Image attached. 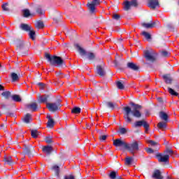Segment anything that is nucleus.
<instances>
[{
    "instance_id": "22",
    "label": "nucleus",
    "mask_w": 179,
    "mask_h": 179,
    "mask_svg": "<svg viewBox=\"0 0 179 179\" xmlns=\"http://www.w3.org/2000/svg\"><path fill=\"white\" fill-rule=\"evenodd\" d=\"M133 160L134 158H132L131 157H127L125 159L124 164L126 166H131V163H132Z\"/></svg>"
},
{
    "instance_id": "12",
    "label": "nucleus",
    "mask_w": 179,
    "mask_h": 179,
    "mask_svg": "<svg viewBox=\"0 0 179 179\" xmlns=\"http://www.w3.org/2000/svg\"><path fill=\"white\" fill-rule=\"evenodd\" d=\"M76 48L78 50V52L80 54V55H86V50L82 48L79 44L75 45Z\"/></svg>"
},
{
    "instance_id": "47",
    "label": "nucleus",
    "mask_w": 179,
    "mask_h": 179,
    "mask_svg": "<svg viewBox=\"0 0 179 179\" xmlns=\"http://www.w3.org/2000/svg\"><path fill=\"white\" fill-rule=\"evenodd\" d=\"M120 132L122 134H127V129L122 127L120 129Z\"/></svg>"
},
{
    "instance_id": "24",
    "label": "nucleus",
    "mask_w": 179,
    "mask_h": 179,
    "mask_svg": "<svg viewBox=\"0 0 179 179\" xmlns=\"http://www.w3.org/2000/svg\"><path fill=\"white\" fill-rule=\"evenodd\" d=\"M131 3L130 1H125L124 3V10H129L131 9Z\"/></svg>"
},
{
    "instance_id": "41",
    "label": "nucleus",
    "mask_w": 179,
    "mask_h": 179,
    "mask_svg": "<svg viewBox=\"0 0 179 179\" xmlns=\"http://www.w3.org/2000/svg\"><path fill=\"white\" fill-rule=\"evenodd\" d=\"M109 177L111 179H115V178L117 177V173L115 171H113L110 173Z\"/></svg>"
},
{
    "instance_id": "5",
    "label": "nucleus",
    "mask_w": 179,
    "mask_h": 179,
    "mask_svg": "<svg viewBox=\"0 0 179 179\" xmlns=\"http://www.w3.org/2000/svg\"><path fill=\"white\" fill-rule=\"evenodd\" d=\"M99 5H100V0H92L91 3L87 4V6H88V9H90L91 13H94L96 6H99Z\"/></svg>"
},
{
    "instance_id": "15",
    "label": "nucleus",
    "mask_w": 179,
    "mask_h": 179,
    "mask_svg": "<svg viewBox=\"0 0 179 179\" xmlns=\"http://www.w3.org/2000/svg\"><path fill=\"white\" fill-rule=\"evenodd\" d=\"M48 99V96L47 95L39 96L38 97V101L39 103H47Z\"/></svg>"
},
{
    "instance_id": "43",
    "label": "nucleus",
    "mask_w": 179,
    "mask_h": 179,
    "mask_svg": "<svg viewBox=\"0 0 179 179\" xmlns=\"http://www.w3.org/2000/svg\"><path fill=\"white\" fill-rule=\"evenodd\" d=\"M148 143H150V145H151V146H157L159 145L157 143H155V141H153L152 140L148 141Z\"/></svg>"
},
{
    "instance_id": "23",
    "label": "nucleus",
    "mask_w": 179,
    "mask_h": 179,
    "mask_svg": "<svg viewBox=\"0 0 179 179\" xmlns=\"http://www.w3.org/2000/svg\"><path fill=\"white\" fill-rule=\"evenodd\" d=\"M143 27H145V29H152V27H155V22L143 23Z\"/></svg>"
},
{
    "instance_id": "34",
    "label": "nucleus",
    "mask_w": 179,
    "mask_h": 179,
    "mask_svg": "<svg viewBox=\"0 0 179 179\" xmlns=\"http://www.w3.org/2000/svg\"><path fill=\"white\" fill-rule=\"evenodd\" d=\"M1 95L3 96V97H5L6 99H9V97L10 96V92L9 91L3 92H2Z\"/></svg>"
},
{
    "instance_id": "52",
    "label": "nucleus",
    "mask_w": 179,
    "mask_h": 179,
    "mask_svg": "<svg viewBox=\"0 0 179 179\" xmlns=\"http://www.w3.org/2000/svg\"><path fill=\"white\" fill-rule=\"evenodd\" d=\"M166 153H167V155H174V152L172 151V150H171V149L167 150Z\"/></svg>"
},
{
    "instance_id": "57",
    "label": "nucleus",
    "mask_w": 179,
    "mask_h": 179,
    "mask_svg": "<svg viewBox=\"0 0 179 179\" xmlns=\"http://www.w3.org/2000/svg\"><path fill=\"white\" fill-rule=\"evenodd\" d=\"M0 90H3V86L0 85Z\"/></svg>"
},
{
    "instance_id": "17",
    "label": "nucleus",
    "mask_w": 179,
    "mask_h": 179,
    "mask_svg": "<svg viewBox=\"0 0 179 179\" xmlns=\"http://www.w3.org/2000/svg\"><path fill=\"white\" fill-rule=\"evenodd\" d=\"M20 28L22 30H24V31H30L31 29V27L27 24H21Z\"/></svg>"
},
{
    "instance_id": "55",
    "label": "nucleus",
    "mask_w": 179,
    "mask_h": 179,
    "mask_svg": "<svg viewBox=\"0 0 179 179\" xmlns=\"http://www.w3.org/2000/svg\"><path fill=\"white\" fill-rule=\"evenodd\" d=\"M38 85L41 87V89H44V86H45L43 83H39Z\"/></svg>"
},
{
    "instance_id": "54",
    "label": "nucleus",
    "mask_w": 179,
    "mask_h": 179,
    "mask_svg": "<svg viewBox=\"0 0 179 179\" xmlns=\"http://www.w3.org/2000/svg\"><path fill=\"white\" fill-rule=\"evenodd\" d=\"M146 152L147 153H153V150H152V148H147Z\"/></svg>"
},
{
    "instance_id": "14",
    "label": "nucleus",
    "mask_w": 179,
    "mask_h": 179,
    "mask_svg": "<svg viewBox=\"0 0 179 179\" xmlns=\"http://www.w3.org/2000/svg\"><path fill=\"white\" fill-rule=\"evenodd\" d=\"M159 117L161 120H163V121H165V122H167L169 120V115L164 112H160L159 113Z\"/></svg>"
},
{
    "instance_id": "56",
    "label": "nucleus",
    "mask_w": 179,
    "mask_h": 179,
    "mask_svg": "<svg viewBox=\"0 0 179 179\" xmlns=\"http://www.w3.org/2000/svg\"><path fill=\"white\" fill-rule=\"evenodd\" d=\"M47 118H48V120H52V118H51V115H47Z\"/></svg>"
},
{
    "instance_id": "20",
    "label": "nucleus",
    "mask_w": 179,
    "mask_h": 179,
    "mask_svg": "<svg viewBox=\"0 0 179 179\" xmlns=\"http://www.w3.org/2000/svg\"><path fill=\"white\" fill-rule=\"evenodd\" d=\"M52 150V147L47 145V146H44L43 148V152H44L45 153H47L48 155H50V153H51V151Z\"/></svg>"
},
{
    "instance_id": "21",
    "label": "nucleus",
    "mask_w": 179,
    "mask_h": 179,
    "mask_svg": "<svg viewBox=\"0 0 179 179\" xmlns=\"http://www.w3.org/2000/svg\"><path fill=\"white\" fill-rule=\"evenodd\" d=\"M36 29L40 30V29L44 28V23L42 21H38L35 24Z\"/></svg>"
},
{
    "instance_id": "4",
    "label": "nucleus",
    "mask_w": 179,
    "mask_h": 179,
    "mask_svg": "<svg viewBox=\"0 0 179 179\" xmlns=\"http://www.w3.org/2000/svg\"><path fill=\"white\" fill-rule=\"evenodd\" d=\"M126 149H127V150H129L131 153H134V152H138V150H139V142L134 141L130 144L127 143Z\"/></svg>"
},
{
    "instance_id": "48",
    "label": "nucleus",
    "mask_w": 179,
    "mask_h": 179,
    "mask_svg": "<svg viewBox=\"0 0 179 179\" xmlns=\"http://www.w3.org/2000/svg\"><path fill=\"white\" fill-rule=\"evenodd\" d=\"M120 16L118 14H113V19H115V20H120Z\"/></svg>"
},
{
    "instance_id": "3",
    "label": "nucleus",
    "mask_w": 179,
    "mask_h": 179,
    "mask_svg": "<svg viewBox=\"0 0 179 179\" xmlns=\"http://www.w3.org/2000/svg\"><path fill=\"white\" fill-rule=\"evenodd\" d=\"M156 52L153 50H145L144 51V57L147 61H150L153 62V61L156 60Z\"/></svg>"
},
{
    "instance_id": "25",
    "label": "nucleus",
    "mask_w": 179,
    "mask_h": 179,
    "mask_svg": "<svg viewBox=\"0 0 179 179\" xmlns=\"http://www.w3.org/2000/svg\"><path fill=\"white\" fill-rule=\"evenodd\" d=\"M24 17H29V16H31V13H30V10L29 9H24L22 10Z\"/></svg>"
},
{
    "instance_id": "33",
    "label": "nucleus",
    "mask_w": 179,
    "mask_h": 179,
    "mask_svg": "<svg viewBox=\"0 0 179 179\" xmlns=\"http://www.w3.org/2000/svg\"><path fill=\"white\" fill-rule=\"evenodd\" d=\"M29 35L30 38H31V40H34V38H35L34 36H36V31H34V30H33V29H31L29 31Z\"/></svg>"
},
{
    "instance_id": "27",
    "label": "nucleus",
    "mask_w": 179,
    "mask_h": 179,
    "mask_svg": "<svg viewBox=\"0 0 179 179\" xmlns=\"http://www.w3.org/2000/svg\"><path fill=\"white\" fill-rule=\"evenodd\" d=\"M81 109L79 107H75L72 109L71 113L73 114H80Z\"/></svg>"
},
{
    "instance_id": "10",
    "label": "nucleus",
    "mask_w": 179,
    "mask_h": 179,
    "mask_svg": "<svg viewBox=\"0 0 179 179\" xmlns=\"http://www.w3.org/2000/svg\"><path fill=\"white\" fill-rule=\"evenodd\" d=\"M148 6L150 9H156L159 8V0H148Z\"/></svg>"
},
{
    "instance_id": "59",
    "label": "nucleus",
    "mask_w": 179,
    "mask_h": 179,
    "mask_svg": "<svg viewBox=\"0 0 179 179\" xmlns=\"http://www.w3.org/2000/svg\"><path fill=\"white\" fill-rule=\"evenodd\" d=\"M1 107H3V105H1Z\"/></svg>"
},
{
    "instance_id": "7",
    "label": "nucleus",
    "mask_w": 179,
    "mask_h": 179,
    "mask_svg": "<svg viewBox=\"0 0 179 179\" xmlns=\"http://www.w3.org/2000/svg\"><path fill=\"white\" fill-rule=\"evenodd\" d=\"M135 128H138L139 127H143L145 129V133L148 134V131H149V124L145 120H139L136 121L134 123Z\"/></svg>"
},
{
    "instance_id": "46",
    "label": "nucleus",
    "mask_w": 179,
    "mask_h": 179,
    "mask_svg": "<svg viewBox=\"0 0 179 179\" xmlns=\"http://www.w3.org/2000/svg\"><path fill=\"white\" fill-rule=\"evenodd\" d=\"M45 141L46 143H51L52 142V138L51 137H46Z\"/></svg>"
},
{
    "instance_id": "36",
    "label": "nucleus",
    "mask_w": 179,
    "mask_h": 179,
    "mask_svg": "<svg viewBox=\"0 0 179 179\" xmlns=\"http://www.w3.org/2000/svg\"><path fill=\"white\" fill-rule=\"evenodd\" d=\"M142 34L144 36V37H145V38L147 40H150V38H151L150 34H149V33H148L146 31H143Z\"/></svg>"
},
{
    "instance_id": "60",
    "label": "nucleus",
    "mask_w": 179,
    "mask_h": 179,
    "mask_svg": "<svg viewBox=\"0 0 179 179\" xmlns=\"http://www.w3.org/2000/svg\"><path fill=\"white\" fill-rule=\"evenodd\" d=\"M1 64H0V68H1Z\"/></svg>"
},
{
    "instance_id": "28",
    "label": "nucleus",
    "mask_w": 179,
    "mask_h": 179,
    "mask_svg": "<svg viewBox=\"0 0 179 179\" xmlns=\"http://www.w3.org/2000/svg\"><path fill=\"white\" fill-rule=\"evenodd\" d=\"M30 120H31V115L30 114H27L24 118V122L27 124H29L30 122Z\"/></svg>"
},
{
    "instance_id": "50",
    "label": "nucleus",
    "mask_w": 179,
    "mask_h": 179,
    "mask_svg": "<svg viewBox=\"0 0 179 179\" xmlns=\"http://www.w3.org/2000/svg\"><path fill=\"white\" fill-rule=\"evenodd\" d=\"M107 106L109 108H114V103L113 102H107Z\"/></svg>"
},
{
    "instance_id": "49",
    "label": "nucleus",
    "mask_w": 179,
    "mask_h": 179,
    "mask_svg": "<svg viewBox=\"0 0 179 179\" xmlns=\"http://www.w3.org/2000/svg\"><path fill=\"white\" fill-rule=\"evenodd\" d=\"M37 13H38V15H44V11L43 10H41V8H38L36 10Z\"/></svg>"
},
{
    "instance_id": "51",
    "label": "nucleus",
    "mask_w": 179,
    "mask_h": 179,
    "mask_svg": "<svg viewBox=\"0 0 179 179\" xmlns=\"http://www.w3.org/2000/svg\"><path fill=\"white\" fill-rule=\"evenodd\" d=\"M64 179H75V176L73 175H69L64 177Z\"/></svg>"
},
{
    "instance_id": "58",
    "label": "nucleus",
    "mask_w": 179,
    "mask_h": 179,
    "mask_svg": "<svg viewBox=\"0 0 179 179\" xmlns=\"http://www.w3.org/2000/svg\"><path fill=\"white\" fill-rule=\"evenodd\" d=\"M166 179H171V177L168 176V177L166 178Z\"/></svg>"
},
{
    "instance_id": "9",
    "label": "nucleus",
    "mask_w": 179,
    "mask_h": 179,
    "mask_svg": "<svg viewBox=\"0 0 179 179\" xmlns=\"http://www.w3.org/2000/svg\"><path fill=\"white\" fill-rule=\"evenodd\" d=\"M113 145H114V146H116L117 148L123 147V148H124V149L127 148V143H125L124 141H122L121 139L114 140Z\"/></svg>"
},
{
    "instance_id": "37",
    "label": "nucleus",
    "mask_w": 179,
    "mask_h": 179,
    "mask_svg": "<svg viewBox=\"0 0 179 179\" xmlns=\"http://www.w3.org/2000/svg\"><path fill=\"white\" fill-rule=\"evenodd\" d=\"M52 169L55 171L56 175L59 176V166H57V165H55V166H53Z\"/></svg>"
},
{
    "instance_id": "11",
    "label": "nucleus",
    "mask_w": 179,
    "mask_h": 179,
    "mask_svg": "<svg viewBox=\"0 0 179 179\" xmlns=\"http://www.w3.org/2000/svg\"><path fill=\"white\" fill-rule=\"evenodd\" d=\"M152 178L163 179V176H162V172H160L159 170H155L152 174Z\"/></svg>"
},
{
    "instance_id": "8",
    "label": "nucleus",
    "mask_w": 179,
    "mask_h": 179,
    "mask_svg": "<svg viewBox=\"0 0 179 179\" xmlns=\"http://www.w3.org/2000/svg\"><path fill=\"white\" fill-rule=\"evenodd\" d=\"M156 157L159 163H169V161L170 160V155H163L159 153L156 155Z\"/></svg>"
},
{
    "instance_id": "32",
    "label": "nucleus",
    "mask_w": 179,
    "mask_h": 179,
    "mask_svg": "<svg viewBox=\"0 0 179 179\" xmlns=\"http://www.w3.org/2000/svg\"><path fill=\"white\" fill-rule=\"evenodd\" d=\"M31 135L32 138H37L38 136V131L37 130H31Z\"/></svg>"
},
{
    "instance_id": "6",
    "label": "nucleus",
    "mask_w": 179,
    "mask_h": 179,
    "mask_svg": "<svg viewBox=\"0 0 179 179\" xmlns=\"http://www.w3.org/2000/svg\"><path fill=\"white\" fill-rule=\"evenodd\" d=\"M46 107L49 111L55 112L61 108L59 103H46Z\"/></svg>"
},
{
    "instance_id": "42",
    "label": "nucleus",
    "mask_w": 179,
    "mask_h": 179,
    "mask_svg": "<svg viewBox=\"0 0 179 179\" xmlns=\"http://www.w3.org/2000/svg\"><path fill=\"white\" fill-rule=\"evenodd\" d=\"M1 8L3 9V10H5L6 12H8V10H9V8H8V3H3L2 6H1Z\"/></svg>"
},
{
    "instance_id": "26",
    "label": "nucleus",
    "mask_w": 179,
    "mask_h": 179,
    "mask_svg": "<svg viewBox=\"0 0 179 179\" xmlns=\"http://www.w3.org/2000/svg\"><path fill=\"white\" fill-rule=\"evenodd\" d=\"M11 78L13 82H17V80H19V76H17V74L15 73H12Z\"/></svg>"
},
{
    "instance_id": "39",
    "label": "nucleus",
    "mask_w": 179,
    "mask_h": 179,
    "mask_svg": "<svg viewBox=\"0 0 179 179\" xmlns=\"http://www.w3.org/2000/svg\"><path fill=\"white\" fill-rule=\"evenodd\" d=\"M6 163H7V164H10V163H12V157H6L4 159Z\"/></svg>"
},
{
    "instance_id": "19",
    "label": "nucleus",
    "mask_w": 179,
    "mask_h": 179,
    "mask_svg": "<svg viewBox=\"0 0 179 179\" xmlns=\"http://www.w3.org/2000/svg\"><path fill=\"white\" fill-rule=\"evenodd\" d=\"M157 127L159 129H166L167 128V122H160L158 123Z\"/></svg>"
},
{
    "instance_id": "30",
    "label": "nucleus",
    "mask_w": 179,
    "mask_h": 179,
    "mask_svg": "<svg viewBox=\"0 0 179 179\" xmlns=\"http://www.w3.org/2000/svg\"><path fill=\"white\" fill-rule=\"evenodd\" d=\"M163 78L164 79L166 83H167L169 85L171 84V78H170L169 77V76L164 75V76H163Z\"/></svg>"
},
{
    "instance_id": "44",
    "label": "nucleus",
    "mask_w": 179,
    "mask_h": 179,
    "mask_svg": "<svg viewBox=\"0 0 179 179\" xmlns=\"http://www.w3.org/2000/svg\"><path fill=\"white\" fill-rule=\"evenodd\" d=\"M162 57H169L170 53H169V52H167V51H162Z\"/></svg>"
},
{
    "instance_id": "29",
    "label": "nucleus",
    "mask_w": 179,
    "mask_h": 179,
    "mask_svg": "<svg viewBox=\"0 0 179 179\" xmlns=\"http://www.w3.org/2000/svg\"><path fill=\"white\" fill-rule=\"evenodd\" d=\"M12 99L14 101H17V102H20L22 101V99L20 98V96L19 95H13L12 96Z\"/></svg>"
},
{
    "instance_id": "53",
    "label": "nucleus",
    "mask_w": 179,
    "mask_h": 179,
    "mask_svg": "<svg viewBox=\"0 0 179 179\" xmlns=\"http://www.w3.org/2000/svg\"><path fill=\"white\" fill-rule=\"evenodd\" d=\"M106 139H107V136L103 135V136H100V140L101 141H106Z\"/></svg>"
},
{
    "instance_id": "13",
    "label": "nucleus",
    "mask_w": 179,
    "mask_h": 179,
    "mask_svg": "<svg viewBox=\"0 0 179 179\" xmlns=\"http://www.w3.org/2000/svg\"><path fill=\"white\" fill-rule=\"evenodd\" d=\"M127 66L133 71H138V69H139V66H137L135 63L132 62L127 63Z\"/></svg>"
},
{
    "instance_id": "31",
    "label": "nucleus",
    "mask_w": 179,
    "mask_h": 179,
    "mask_svg": "<svg viewBox=\"0 0 179 179\" xmlns=\"http://www.w3.org/2000/svg\"><path fill=\"white\" fill-rule=\"evenodd\" d=\"M168 91L169 93L171 94V96H178V93L176 92V91H174V90H173L172 88L169 87Z\"/></svg>"
},
{
    "instance_id": "45",
    "label": "nucleus",
    "mask_w": 179,
    "mask_h": 179,
    "mask_svg": "<svg viewBox=\"0 0 179 179\" xmlns=\"http://www.w3.org/2000/svg\"><path fill=\"white\" fill-rule=\"evenodd\" d=\"M87 58H88V59H94V54L88 53Z\"/></svg>"
},
{
    "instance_id": "18",
    "label": "nucleus",
    "mask_w": 179,
    "mask_h": 179,
    "mask_svg": "<svg viewBox=\"0 0 179 179\" xmlns=\"http://www.w3.org/2000/svg\"><path fill=\"white\" fill-rule=\"evenodd\" d=\"M96 69L97 73L100 76H104V75H106V72L104 71V69L101 68V66H97Z\"/></svg>"
},
{
    "instance_id": "16",
    "label": "nucleus",
    "mask_w": 179,
    "mask_h": 179,
    "mask_svg": "<svg viewBox=\"0 0 179 179\" xmlns=\"http://www.w3.org/2000/svg\"><path fill=\"white\" fill-rule=\"evenodd\" d=\"M27 108L31 110V111H37V103H32L27 106Z\"/></svg>"
},
{
    "instance_id": "38",
    "label": "nucleus",
    "mask_w": 179,
    "mask_h": 179,
    "mask_svg": "<svg viewBox=\"0 0 179 179\" xmlns=\"http://www.w3.org/2000/svg\"><path fill=\"white\" fill-rule=\"evenodd\" d=\"M47 127H48L49 128H52V127H54V120H49L48 121V125Z\"/></svg>"
},
{
    "instance_id": "35",
    "label": "nucleus",
    "mask_w": 179,
    "mask_h": 179,
    "mask_svg": "<svg viewBox=\"0 0 179 179\" xmlns=\"http://www.w3.org/2000/svg\"><path fill=\"white\" fill-rule=\"evenodd\" d=\"M116 85H117V87L118 89H120V90H122L124 89V84H122V83L120 82V81H117L116 83Z\"/></svg>"
},
{
    "instance_id": "2",
    "label": "nucleus",
    "mask_w": 179,
    "mask_h": 179,
    "mask_svg": "<svg viewBox=\"0 0 179 179\" xmlns=\"http://www.w3.org/2000/svg\"><path fill=\"white\" fill-rule=\"evenodd\" d=\"M45 58L52 65H62L64 60L58 56H52L50 54L45 55Z\"/></svg>"
},
{
    "instance_id": "40",
    "label": "nucleus",
    "mask_w": 179,
    "mask_h": 179,
    "mask_svg": "<svg viewBox=\"0 0 179 179\" xmlns=\"http://www.w3.org/2000/svg\"><path fill=\"white\" fill-rule=\"evenodd\" d=\"M130 2V5L131 6H134V8H136L138 6V1L136 0H131Z\"/></svg>"
},
{
    "instance_id": "1",
    "label": "nucleus",
    "mask_w": 179,
    "mask_h": 179,
    "mask_svg": "<svg viewBox=\"0 0 179 179\" xmlns=\"http://www.w3.org/2000/svg\"><path fill=\"white\" fill-rule=\"evenodd\" d=\"M132 110L129 106H125L123 110L124 111V121L127 124H131L132 122V118H131V114H132L133 117H136V118H141L142 117V113H141V110L142 109V106L141 105L135 104L131 103Z\"/></svg>"
},
{
    "instance_id": "61",
    "label": "nucleus",
    "mask_w": 179,
    "mask_h": 179,
    "mask_svg": "<svg viewBox=\"0 0 179 179\" xmlns=\"http://www.w3.org/2000/svg\"><path fill=\"white\" fill-rule=\"evenodd\" d=\"M0 117H1V113H0Z\"/></svg>"
}]
</instances>
